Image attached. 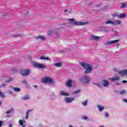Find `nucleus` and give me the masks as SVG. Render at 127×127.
<instances>
[{
  "label": "nucleus",
  "mask_w": 127,
  "mask_h": 127,
  "mask_svg": "<svg viewBox=\"0 0 127 127\" xmlns=\"http://www.w3.org/2000/svg\"><path fill=\"white\" fill-rule=\"evenodd\" d=\"M80 64L83 66L84 69H85V74H89L93 71V68L91 66V65L85 63H81Z\"/></svg>",
  "instance_id": "1"
},
{
  "label": "nucleus",
  "mask_w": 127,
  "mask_h": 127,
  "mask_svg": "<svg viewBox=\"0 0 127 127\" xmlns=\"http://www.w3.org/2000/svg\"><path fill=\"white\" fill-rule=\"evenodd\" d=\"M79 81L83 84H89L91 81L90 77L87 75H83L80 79Z\"/></svg>",
  "instance_id": "2"
},
{
  "label": "nucleus",
  "mask_w": 127,
  "mask_h": 127,
  "mask_svg": "<svg viewBox=\"0 0 127 127\" xmlns=\"http://www.w3.org/2000/svg\"><path fill=\"white\" fill-rule=\"evenodd\" d=\"M42 83H47V84H53L54 83V81L53 80V78L52 77H50L49 76H46L44 77L42 79Z\"/></svg>",
  "instance_id": "3"
},
{
  "label": "nucleus",
  "mask_w": 127,
  "mask_h": 127,
  "mask_svg": "<svg viewBox=\"0 0 127 127\" xmlns=\"http://www.w3.org/2000/svg\"><path fill=\"white\" fill-rule=\"evenodd\" d=\"M30 72H31V71L29 69H24L21 70V74L22 76L26 77V76H28V75L30 74Z\"/></svg>",
  "instance_id": "4"
},
{
  "label": "nucleus",
  "mask_w": 127,
  "mask_h": 127,
  "mask_svg": "<svg viewBox=\"0 0 127 127\" xmlns=\"http://www.w3.org/2000/svg\"><path fill=\"white\" fill-rule=\"evenodd\" d=\"M64 101L66 104H70L75 101V97H66L64 99Z\"/></svg>",
  "instance_id": "5"
},
{
  "label": "nucleus",
  "mask_w": 127,
  "mask_h": 127,
  "mask_svg": "<svg viewBox=\"0 0 127 127\" xmlns=\"http://www.w3.org/2000/svg\"><path fill=\"white\" fill-rule=\"evenodd\" d=\"M72 25H86L87 24L86 22L75 21L71 23Z\"/></svg>",
  "instance_id": "6"
},
{
  "label": "nucleus",
  "mask_w": 127,
  "mask_h": 127,
  "mask_svg": "<svg viewBox=\"0 0 127 127\" xmlns=\"http://www.w3.org/2000/svg\"><path fill=\"white\" fill-rule=\"evenodd\" d=\"M34 67H36V68H40L41 69H45V68H46V66L45 64L38 63H35L34 64Z\"/></svg>",
  "instance_id": "7"
},
{
  "label": "nucleus",
  "mask_w": 127,
  "mask_h": 127,
  "mask_svg": "<svg viewBox=\"0 0 127 127\" xmlns=\"http://www.w3.org/2000/svg\"><path fill=\"white\" fill-rule=\"evenodd\" d=\"M48 35H54V34H56V37H60V35L59 34V32H55L54 31H49L48 33Z\"/></svg>",
  "instance_id": "8"
},
{
  "label": "nucleus",
  "mask_w": 127,
  "mask_h": 127,
  "mask_svg": "<svg viewBox=\"0 0 127 127\" xmlns=\"http://www.w3.org/2000/svg\"><path fill=\"white\" fill-rule=\"evenodd\" d=\"M102 86H103V87H105V88H107V87H109L110 86V82L107 80H102Z\"/></svg>",
  "instance_id": "9"
},
{
  "label": "nucleus",
  "mask_w": 127,
  "mask_h": 127,
  "mask_svg": "<svg viewBox=\"0 0 127 127\" xmlns=\"http://www.w3.org/2000/svg\"><path fill=\"white\" fill-rule=\"evenodd\" d=\"M118 74L121 76H124V75H127V69L123 70L121 71H118Z\"/></svg>",
  "instance_id": "10"
},
{
  "label": "nucleus",
  "mask_w": 127,
  "mask_h": 127,
  "mask_svg": "<svg viewBox=\"0 0 127 127\" xmlns=\"http://www.w3.org/2000/svg\"><path fill=\"white\" fill-rule=\"evenodd\" d=\"M21 100L22 101H28V100H30V96L29 95H26L21 97Z\"/></svg>",
  "instance_id": "11"
},
{
  "label": "nucleus",
  "mask_w": 127,
  "mask_h": 127,
  "mask_svg": "<svg viewBox=\"0 0 127 127\" xmlns=\"http://www.w3.org/2000/svg\"><path fill=\"white\" fill-rule=\"evenodd\" d=\"M60 95L61 96H64V97H68V96H70L69 93H67L65 91H60Z\"/></svg>",
  "instance_id": "12"
},
{
  "label": "nucleus",
  "mask_w": 127,
  "mask_h": 127,
  "mask_svg": "<svg viewBox=\"0 0 127 127\" xmlns=\"http://www.w3.org/2000/svg\"><path fill=\"white\" fill-rule=\"evenodd\" d=\"M32 112H33V109H30V110H27V111L26 112V116L25 117V119L26 120H28V116H29V114H30V113H31Z\"/></svg>",
  "instance_id": "13"
},
{
  "label": "nucleus",
  "mask_w": 127,
  "mask_h": 127,
  "mask_svg": "<svg viewBox=\"0 0 127 127\" xmlns=\"http://www.w3.org/2000/svg\"><path fill=\"white\" fill-rule=\"evenodd\" d=\"M119 41H120V40H119L108 41L107 42V44L111 45L112 44H114V43H117L119 42Z\"/></svg>",
  "instance_id": "14"
},
{
  "label": "nucleus",
  "mask_w": 127,
  "mask_h": 127,
  "mask_svg": "<svg viewBox=\"0 0 127 127\" xmlns=\"http://www.w3.org/2000/svg\"><path fill=\"white\" fill-rule=\"evenodd\" d=\"M97 108L100 113L103 112L104 110H105V107L100 105H97Z\"/></svg>",
  "instance_id": "15"
},
{
  "label": "nucleus",
  "mask_w": 127,
  "mask_h": 127,
  "mask_svg": "<svg viewBox=\"0 0 127 127\" xmlns=\"http://www.w3.org/2000/svg\"><path fill=\"white\" fill-rule=\"evenodd\" d=\"M118 18H125L126 17V14H119L116 15Z\"/></svg>",
  "instance_id": "16"
},
{
  "label": "nucleus",
  "mask_w": 127,
  "mask_h": 127,
  "mask_svg": "<svg viewBox=\"0 0 127 127\" xmlns=\"http://www.w3.org/2000/svg\"><path fill=\"white\" fill-rule=\"evenodd\" d=\"M99 38H100V37L91 35L90 39H91V40H97V39H99Z\"/></svg>",
  "instance_id": "17"
},
{
  "label": "nucleus",
  "mask_w": 127,
  "mask_h": 127,
  "mask_svg": "<svg viewBox=\"0 0 127 127\" xmlns=\"http://www.w3.org/2000/svg\"><path fill=\"white\" fill-rule=\"evenodd\" d=\"M66 86L69 87H72V80L68 79V80L66 82Z\"/></svg>",
  "instance_id": "18"
},
{
  "label": "nucleus",
  "mask_w": 127,
  "mask_h": 127,
  "mask_svg": "<svg viewBox=\"0 0 127 127\" xmlns=\"http://www.w3.org/2000/svg\"><path fill=\"white\" fill-rule=\"evenodd\" d=\"M100 29L101 31H103V32H108V30H107V28L105 26L100 27Z\"/></svg>",
  "instance_id": "19"
},
{
  "label": "nucleus",
  "mask_w": 127,
  "mask_h": 127,
  "mask_svg": "<svg viewBox=\"0 0 127 127\" xmlns=\"http://www.w3.org/2000/svg\"><path fill=\"white\" fill-rule=\"evenodd\" d=\"M111 81L115 82V81H118L120 80V77L118 76H114L113 78H111Z\"/></svg>",
  "instance_id": "20"
},
{
  "label": "nucleus",
  "mask_w": 127,
  "mask_h": 127,
  "mask_svg": "<svg viewBox=\"0 0 127 127\" xmlns=\"http://www.w3.org/2000/svg\"><path fill=\"white\" fill-rule=\"evenodd\" d=\"M36 39H40L41 40H45V37L43 36H39L36 37Z\"/></svg>",
  "instance_id": "21"
},
{
  "label": "nucleus",
  "mask_w": 127,
  "mask_h": 127,
  "mask_svg": "<svg viewBox=\"0 0 127 127\" xmlns=\"http://www.w3.org/2000/svg\"><path fill=\"white\" fill-rule=\"evenodd\" d=\"M81 105L84 107H87L88 105V100L86 99L84 101L82 102Z\"/></svg>",
  "instance_id": "22"
},
{
  "label": "nucleus",
  "mask_w": 127,
  "mask_h": 127,
  "mask_svg": "<svg viewBox=\"0 0 127 127\" xmlns=\"http://www.w3.org/2000/svg\"><path fill=\"white\" fill-rule=\"evenodd\" d=\"M105 24H111L112 25H114V22L111 20H106L105 21Z\"/></svg>",
  "instance_id": "23"
},
{
  "label": "nucleus",
  "mask_w": 127,
  "mask_h": 127,
  "mask_svg": "<svg viewBox=\"0 0 127 127\" xmlns=\"http://www.w3.org/2000/svg\"><path fill=\"white\" fill-rule=\"evenodd\" d=\"M54 66H56V67H61L62 66V63H56L54 64Z\"/></svg>",
  "instance_id": "24"
},
{
  "label": "nucleus",
  "mask_w": 127,
  "mask_h": 127,
  "mask_svg": "<svg viewBox=\"0 0 127 127\" xmlns=\"http://www.w3.org/2000/svg\"><path fill=\"white\" fill-rule=\"evenodd\" d=\"M41 60H50V59L48 57H46L44 56H42L40 58Z\"/></svg>",
  "instance_id": "25"
},
{
  "label": "nucleus",
  "mask_w": 127,
  "mask_h": 127,
  "mask_svg": "<svg viewBox=\"0 0 127 127\" xmlns=\"http://www.w3.org/2000/svg\"><path fill=\"white\" fill-rule=\"evenodd\" d=\"M14 92H20V88L18 87H13Z\"/></svg>",
  "instance_id": "26"
},
{
  "label": "nucleus",
  "mask_w": 127,
  "mask_h": 127,
  "mask_svg": "<svg viewBox=\"0 0 127 127\" xmlns=\"http://www.w3.org/2000/svg\"><path fill=\"white\" fill-rule=\"evenodd\" d=\"M119 94L120 95H125V94H127V91L125 90H121Z\"/></svg>",
  "instance_id": "27"
},
{
  "label": "nucleus",
  "mask_w": 127,
  "mask_h": 127,
  "mask_svg": "<svg viewBox=\"0 0 127 127\" xmlns=\"http://www.w3.org/2000/svg\"><path fill=\"white\" fill-rule=\"evenodd\" d=\"M122 23V22L120 20H116L114 22V25H116V24H121Z\"/></svg>",
  "instance_id": "28"
},
{
  "label": "nucleus",
  "mask_w": 127,
  "mask_h": 127,
  "mask_svg": "<svg viewBox=\"0 0 127 127\" xmlns=\"http://www.w3.org/2000/svg\"><path fill=\"white\" fill-rule=\"evenodd\" d=\"M10 113H13V109H10L9 111L6 112V114L8 115V114H10Z\"/></svg>",
  "instance_id": "29"
},
{
  "label": "nucleus",
  "mask_w": 127,
  "mask_h": 127,
  "mask_svg": "<svg viewBox=\"0 0 127 127\" xmlns=\"http://www.w3.org/2000/svg\"><path fill=\"white\" fill-rule=\"evenodd\" d=\"M81 120H83L84 121H87V120H88V117L86 116H83L81 117Z\"/></svg>",
  "instance_id": "30"
},
{
  "label": "nucleus",
  "mask_w": 127,
  "mask_h": 127,
  "mask_svg": "<svg viewBox=\"0 0 127 127\" xmlns=\"http://www.w3.org/2000/svg\"><path fill=\"white\" fill-rule=\"evenodd\" d=\"M11 81H12V78L10 77L7 80L5 81V83H10Z\"/></svg>",
  "instance_id": "31"
},
{
  "label": "nucleus",
  "mask_w": 127,
  "mask_h": 127,
  "mask_svg": "<svg viewBox=\"0 0 127 127\" xmlns=\"http://www.w3.org/2000/svg\"><path fill=\"white\" fill-rule=\"evenodd\" d=\"M80 91H81V90H80V89L75 90L73 92V94H79V93H80Z\"/></svg>",
  "instance_id": "32"
},
{
  "label": "nucleus",
  "mask_w": 127,
  "mask_h": 127,
  "mask_svg": "<svg viewBox=\"0 0 127 127\" xmlns=\"http://www.w3.org/2000/svg\"><path fill=\"white\" fill-rule=\"evenodd\" d=\"M126 6H127V4H126V3H122V5L121 6V7L122 8H124L125 7H126Z\"/></svg>",
  "instance_id": "33"
},
{
  "label": "nucleus",
  "mask_w": 127,
  "mask_h": 127,
  "mask_svg": "<svg viewBox=\"0 0 127 127\" xmlns=\"http://www.w3.org/2000/svg\"><path fill=\"white\" fill-rule=\"evenodd\" d=\"M19 124L20 126H23V124H24L23 121L21 120H20L19 121Z\"/></svg>",
  "instance_id": "34"
},
{
  "label": "nucleus",
  "mask_w": 127,
  "mask_h": 127,
  "mask_svg": "<svg viewBox=\"0 0 127 127\" xmlns=\"http://www.w3.org/2000/svg\"><path fill=\"white\" fill-rule=\"evenodd\" d=\"M94 85L97 86V87H98L99 88H102V85L100 84L95 83H94Z\"/></svg>",
  "instance_id": "35"
},
{
  "label": "nucleus",
  "mask_w": 127,
  "mask_h": 127,
  "mask_svg": "<svg viewBox=\"0 0 127 127\" xmlns=\"http://www.w3.org/2000/svg\"><path fill=\"white\" fill-rule=\"evenodd\" d=\"M6 86V84L4 83H2L0 85V88H4Z\"/></svg>",
  "instance_id": "36"
},
{
  "label": "nucleus",
  "mask_w": 127,
  "mask_h": 127,
  "mask_svg": "<svg viewBox=\"0 0 127 127\" xmlns=\"http://www.w3.org/2000/svg\"><path fill=\"white\" fill-rule=\"evenodd\" d=\"M0 97L1 98H4V94H3L2 92H0Z\"/></svg>",
  "instance_id": "37"
},
{
  "label": "nucleus",
  "mask_w": 127,
  "mask_h": 127,
  "mask_svg": "<svg viewBox=\"0 0 127 127\" xmlns=\"http://www.w3.org/2000/svg\"><path fill=\"white\" fill-rule=\"evenodd\" d=\"M105 118H109V117H110V115H109V113H105Z\"/></svg>",
  "instance_id": "38"
},
{
  "label": "nucleus",
  "mask_w": 127,
  "mask_h": 127,
  "mask_svg": "<svg viewBox=\"0 0 127 127\" xmlns=\"http://www.w3.org/2000/svg\"><path fill=\"white\" fill-rule=\"evenodd\" d=\"M75 19L74 18H70L68 19V21H74Z\"/></svg>",
  "instance_id": "39"
},
{
  "label": "nucleus",
  "mask_w": 127,
  "mask_h": 127,
  "mask_svg": "<svg viewBox=\"0 0 127 127\" xmlns=\"http://www.w3.org/2000/svg\"><path fill=\"white\" fill-rule=\"evenodd\" d=\"M7 93L9 94V95H12V92L10 91H7Z\"/></svg>",
  "instance_id": "40"
},
{
  "label": "nucleus",
  "mask_w": 127,
  "mask_h": 127,
  "mask_svg": "<svg viewBox=\"0 0 127 127\" xmlns=\"http://www.w3.org/2000/svg\"><path fill=\"white\" fill-rule=\"evenodd\" d=\"M122 83H123L124 84H126V83H127V80H123Z\"/></svg>",
  "instance_id": "41"
},
{
  "label": "nucleus",
  "mask_w": 127,
  "mask_h": 127,
  "mask_svg": "<svg viewBox=\"0 0 127 127\" xmlns=\"http://www.w3.org/2000/svg\"><path fill=\"white\" fill-rule=\"evenodd\" d=\"M123 102H125V103H127V99H123Z\"/></svg>",
  "instance_id": "42"
},
{
  "label": "nucleus",
  "mask_w": 127,
  "mask_h": 127,
  "mask_svg": "<svg viewBox=\"0 0 127 127\" xmlns=\"http://www.w3.org/2000/svg\"><path fill=\"white\" fill-rule=\"evenodd\" d=\"M2 126V121H0V127H1Z\"/></svg>",
  "instance_id": "43"
},
{
  "label": "nucleus",
  "mask_w": 127,
  "mask_h": 127,
  "mask_svg": "<svg viewBox=\"0 0 127 127\" xmlns=\"http://www.w3.org/2000/svg\"><path fill=\"white\" fill-rule=\"evenodd\" d=\"M68 11V9H66L64 10V12H67Z\"/></svg>",
  "instance_id": "44"
},
{
  "label": "nucleus",
  "mask_w": 127,
  "mask_h": 127,
  "mask_svg": "<svg viewBox=\"0 0 127 127\" xmlns=\"http://www.w3.org/2000/svg\"><path fill=\"white\" fill-rule=\"evenodd\" d=\"M22 82L24 83V84H25L26 83V80H23Z\"/></svg>",
  "instance_id": "45"
},
{
  "label": "nucleus",
  "mask_w": 127,
  "mask_h": 127,
  "mask_svg": "<svg viewBox=\"0 0 127 127\" xmlns=\"http://www.w3.org/2000/svg\"><path fill=\"white\" fill-rule=\"evenodd\" d=\"M116 85H117L118 86L119 85H121V84L120 83H116Z\"/></svg>",
  "instance_id": "46"
},
{
  "label": "nucleus",
  "mask_w": 127,
  "mask_h": 127,
  "mask_svg": "<svg viewBox=\"0 0 127 127\" xmlns=\"http://www.w3.org/2000/svg\"><path fill=\"white\" fill-rule=\"evenodd\" d=\"M12 127V125L10 124V125H9V127Z\"/></svg>",
  "instance_id": "47"
},
{
  "label": "nucleus",
  "mask_w": 127,
  "mask_h": 127,
  "mask_svg": "<svg viewBox=\"0 0 127 127\" xmlns=\"http://www.w3.org/2000/svg\"><path fill=\"white\" fill-rule=\"evenodd\" d=\"M27 14H28V12H26V13L25 14V15H27Z\"/></svg>",
  "instance_id": "48"
},
{
  "label": "nucleus",
  "mask_w": 127,
  "mask_h": 127,
  "mask_svg": "<svg viewBox=\"0 0 127 127\" xmlns=\"http://www.w3.org/2000/svg\"><path fill=\"white\" fill-rule=\"evenodd\" d=\"M34 87L35 88H37V85H35Z\"/></svg>",
  "instance_id": "49"
},
{
  "label": "nucleus",
  "mask_w": 127,
  "mask_h": 127,
  "mask_svg": "<svg viewBox=\"0 0 127 127\" xmlns=\"http://www.w3.org/2000/svg\"><path fill=\"white\" fill-rule=\"evenodd\" d=\"M22 127H25V125L23 126Z\"/></svg>",
  "instance_id": "50"
},
{
  "label": "nucleus",
  "mask_w": 127,
  "mask_h": 127,
  "mask_svg": "<svg viewBox=\"0 0 127 127\" xmlns=\"http://www.w3.org/2000/svg\"><path fill=\"white\" fill-rule=\"evenodd\" d=\"M1 105V102L0 101V106Z\"/></svg>",
  "instance_id": "51"
}]
</instances>
